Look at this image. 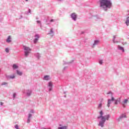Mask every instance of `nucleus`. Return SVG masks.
Here are the masks:
<instances>
[{
  "label": "nucleus",
  "instance_id": "nucleus-1",
  "mask_svg": "<svg viewBox=\"0 0 129 129\" xmlns=\"http://www.w3.org/2000/svg\"><path fill=\"white\" fill-rule=\"evenodd\" d=\"M100 115L99 116H98L97 117L98 119L101 118V120L99 121L98 125L99 126L103 127V126H104V123L105 122V120H108L110 116H109V115H106L104 116H102L103 115V112H102V111H101L100 112Z\"/></svg>",
  "mask_w": 129,
  "mask_h": 129
},
{
  "label": "nucleus",
  "instance_id": "nucleus-2",
  "mask_svg": "<svg viewBox=\"0 0 129 129\" xmlns=\"http://www.w3.org/2000/svg\"><path fill=\"white\" fill-rule=\"evenodd\" d=\"M100 4L101 8H103V9L109 8L111 6L110 0H100Z\"/></svg>",
  "mask_w": 129,
  "mask_h": 129
},
{
  "label": "nucleus",
  "instance_id": "nucleus-3",
  "mask_svg": "<svg viewBox=\"0 0 129 129\" xmlns=\"http://www.w3.org/2000/svg\"><path fill=\"white\" fill-rule=\"evenodd\" d=\"M24 48L25 50V53L26 57H28L29 53L31 52V49L27 46H24Z\"/></svg>",
  "mask_w": 129,
  "mask_h": 129
},
{
  "label": "nucleus",
  "instance_id": "nucleus-4",
  "mask_svg": "<svg viewBox=\"0 0 129 129\" xmlns=\"http://www.w3.org/2000/svg\"><path fill=\"white\" fill-rule=\"evenodd\" d=\"M127 102H128V100L127 99H125L122 102V105H123V107H125V106H126Z\"/></svg>",
  "mask_w": 129,
  "mask_h": 129
},
{
  "label": "nucleus",
  "instance_id": "nucleus-5",
  "mask_svg": "<svg viewBox=\"0 0 129 129\" xmlns=\"http://www.w3.org/2000/svg\"><path fill=\"white\" fill-rule=\"evenodd\" d=\"M72 18L74 21H76V18H77V15L75 13H73L71 15Z\"/></svg>",
  "mask_w": 129,
  "mask_h": 129
},
{
  "label": "nucleus",
  "instance_id": "nucleus-6",
  "mask_svg": "<svg viewBox=\"0 0 129 129\" xmlns=\"http://www.w3.org/2000/svg\"><path fill=\"white\" fill-rule=\"evenodd\" d=\"M35 37H36V38L35 39V40L34 41V43L35 44H36V43H37V42H38V40H39V38H40V36L38 34H36L35 35Z\"/></svg>",
  "mask_w": 129,
  "mask_h": 129
},
{
  "label": "nucleus",
  "instance_id": "nucleus-7",
  "mask_svg": "<svg viewBox=\"0 0 129 129\" xmlns=\"http://www.w3.org/2000/svg\"><path fill=\"white\" fill-rule=\"evenodd\" d=\"M53 85V84L51 82H49L48 83V87L49 88V91H51L52 90V86Z\"/></svg>",
  "mask_w": 129,
  "mask_h": 129
},
{
  "label": "nucleus",
  "instance_id": "nucleus-8",
  "mask_svg": "<svg viewBox=\"0 0 129 129\" xmlns=\"http://www.w3.org/2000/svg\"><path fill=\"white\" fill-rule=\"evenodd\" d=\"M123 117H126L125 114H122L121 116H120V117L118 118V121H120V120H121L122 118H123Z\"/></svg>",
  "mask_w": 129,
  "mask_h": 129
},
{
  "label": "nucleus",
  "instance_id": "nucleus-9",
  "mask_svg": "<svg viewBox=\"0 0 129 129\" xmlns=\"http://www.w3.org/2000/svg\"><path fill=\"white\" fill-rule=\"evenodd\" d=\"M16 72H17V74H18V75H19V76H22V75H23V73L20 71L17 70Z\"/></svg>",
  "mask_w": 129,
  "mask_h": 129
},
{
  "label": "nucleus",
  "instance_id": "nucleus-10",
  "mask_svg": "<svg viewBox=\"0 0 129 129\" xmlns=\"http://www.w3.org/2000/svg\"><path fill=\"white\" fill-rule=\"evenodd\" d=\"M11 39V36H9L6 42H7V43H11V42H12Z\"/></svg>",
  "mask_w": 129,
  "mask_h": 129
},
{
  "label": "nucleus",
  "instance_id": "nucleus-11",
  "mask_svg": "<svg viewBox=\"0 0 129 129\" xmlns=\"http://www.w3.org/2000/svg\"><path fill=\"white\" fill-rule=\"evenodd\" d=\"M51 79V78L49 76H44V80H50Z\"/></svg>",
  "mask_w": 129,
  "mask_h": 129
},
{
  "label": "nucleus",
  "instance_id": "nucleus-12",
  "mask_svg": "<svg viewBox=\"0 0 129 129\" xmlns=\"http://www.w3.org/2000/svg\"><path fill=\"white\" fill-rule=\"evenodd\" d=\"M98 44H99V40H96L94 41V43L93 44V45L95 46V45H97Z\"/></svg>",
  "mask_w": 129,
  "mask_h": 129
},
{
  "label": "nucleus",
  "instance_id": "nucleus-13",
  "mask_svg": "<svg viewBox=\"0 0 129 129\" xmlns=\"http://www.w3.org/2000/svg\"><path fill=\"white\" fill-rule=\"evenodd\" d=\"M118 48L119 50H121L123 52L124 51V49H123V47H122V46H120L118 45Z\"/></svg>",
  "mask_w": 129,
  "mask_h": 129
},
{
  "label": "nucleus",
  "instance_id": "nucleus-14",
  "mask_svg": "<svg viewBox=\"0 0 129 129\" xmlns=\"http://www.w3.org/2000/svg\"><path fill=\"white\" fill-rule=\"evenodd\" d=\"M13 69H18V68H19V67H18V66H17L16 64H14L13 66Z\"/></svg>",
  "mask_w": 129,
  "mask_h": 129
},
{
  "label": "nucleus",
  "instance_id": "nucleus-15",
  "mask_svg": "<svg viewBox=\"0 0 129 129\" xmlns=\"http://www.w3.org/2000/svg\"><path fill=\"white\" fill-rule=\"evenodd\" d=\"M31 93H32V91L28 90V92L27 93V96H30V95H31Z\"/></svg>",
  "mask_w": 129,
  "mask_h": 129
},
{
  "label": "nucleus",
  "instance_id": "nucleus-16",
  "mask_svg": "<svg viewBox=\"0 0 129 129\" xmlns=\"http://www.w3.org/2000/svg\"><path fill=\"white\" fill-rule=\"evenodd\" d=\"M67 126H62L61 127H59L58 129H67Z\"/></svg>",
  "mask_w": 129,
  "mask_h": 129
},
{
  "label": "nucleus",
  "instance_id": "nucleus-17",
  "mask_svg": "<svg viewBox=\"0 0 129 129\" xmlns=\"http://www.w3.org/2000/svg\"><path fill=\"white\" fill-rule=\"evenodd\" d=\"M115 38H116V36H113V42L114 43H118V41H115Z\"/></svg>",
  "mask_w": 129,
  "mask_h": 129
},
{
  "label": "nucleus",
  "instance_id": "nucleus-18",
  "mask_svg": "<svg viewBox=\"0 0 129 129\" xmlns=\"http://www.w3.org/2000/svg\"><path fill=\"white\" fill-rule=\"evenodd\" d=\"M110 103H111V100H108L107 104L108 107H109Z\"/></svg>",
  "mask_w": 129,
  "mask_h": 129
},
{
  "label": "nucleus",
  "instance_id": "nucleus-19",
  "mask_svg": "<svg viewBox=\"0 0 129 129\" xmlns=\"http://www.w3.org/2000/svg\"><path fill=\"white\" fill-rule=\"evenodd\" d=\"M15 75L9 76V78L10 79H14V78H15Z\"/></svg>",
  "mask_w": 129,
  "mask_h": 129
},
{
  "label": "nucleus",
  "instance_id": "nucleus-20",
  "mask_svg": "<svg viewBox=\"0 0 129 129\" xmlns=\"http://www.w3.org/2000/svg\"><path fill=\"white\" fill-rule=\"evenodd\" d=\"M125 23L126 24V26H128V25H129V20L128 19H127V20L125 22Z\"/></svg>",
  "mask_w": 129,
  "mask_h": 129
},
{
  "label": "nucleus",
  "instance_id": "nucleus-21",
  "mask_svg": "<svg viewBox=\"0 0 129 129\" xmlns=\"http://www.w3.org/2000/svg\"><path fill=\"white\" fill-rule=\"evenodd\" d=\"M102 106V104L100 103L98 106V108H100Z\"/></svg>",
  "mask_w": 129,
  "mask_h": 129
},
{
  "label": "nucleus",
  "instance_id": "nucleus-22",
  "mask_svg": "<svg viewBox=\"0 0 129 129\" xmlns=\"http://www.w3.org/2000/svg\"><path fill=\"white\" fill-rule=\"evenodd\" d=\"M103 63V61L102 60H100L99 61V64H100V65H102V64Z\"/></svg>",
  "mask_w": 129,
  "mask_h": 129
},
{
  "label": "nucleus",
  "instance_id": "nucleus-23",
  "mask_svg": "<svg viewBox=\"0 0 129 129\" xmlns=\"http://www.w3.org/2000/svg\"><path fill=\"white\" fill-rule=\"evenodd\" d=\"M15 127L16 129H19V125L18 124H16Z\"/></svg>",
  "mask_w": 129,
  "mask_h": 129
},
{
  "label": "nucleus",
  "instance_id": "nucleus-24",
  "mask_svg": "<svg viewBox=\"0 0 129 129\" xmlns=\"http://www.w3.org/2000/svg\"><path fill=\"white\" fill-rule=\"evenodd\" d=\"M5 51L7 53H9V52H10V50H9V48H6Z\"/></svg>",
  "mask_w": 129,
  "mask_h": 129
},
{
  "label": "nucleus",
  "instance_id": "nucleus-25",
  "mask_svg": "<svg viewBox=\"0 0 129 129\" xmlns=\"http://www.w3.org/2000/svg\"><path fill=\"white\" fill-rule=\"evenodd\" d=\"M31 117H32V114L31 113H29L28 115V118H31Z\"/></svg>",
  "mask_w": 129,
  "mask_h": 129
},
{
  "label": "nucleus",
  "instance_id": "nucleus-26",
  "mask_svg": "<svg viewBox=\"0 0 129 129\" xmlns=\"http://www.w3.org/2000/svg\"><path fill=\"white\" fill-rule=\"evenodd\" d=\"M30 121H31V119H30V118H28V119L27 120V123H30Z\"/></svg>",
  "mask_w": 129,
  "mask_h": 129
},
{
  "label": "nucleus",
  "instance_id": "nucleus-27",
  "mask_svg": "<svg viewBox=\"0 0 129 129\" xmlns=\"http://www.w3.org/2000/svg\"><path fill=\"white\" fill-rule=\"evenodd\" d=\"M122 44V45H127V43H126V42H124V43L123 42Z\"/></svg>",
  "mask_w": 129,
  "mask_h": 129
},
{
  "label": "nucleus",
  "instance_id": "nucleus-28",
  "mask_svg": "<svg viewBox=\"0 0 129 129\" xmlns=\"http://www.w3.org/2000/svg\"><path fill=\"white\" fill-rule=\"evenodd\" d=\"M114 100V98H113V97H112L111 98V101H113Z\"/></svg>",
  "mask_w": 129,
  "mask_h": 129
},
{
  "label": "nucleus",
  "instance_id": "nucleus-29",
  "mask_svg": "<svg viewBox=\"0 0 129 129\" xmlns=\"http://www.w3.org/2000/svg\"><path fill=\"white\" fill-rule=\"evenodd\" d=\"M50 32H51V33H53V29H51L50 30Z\"/></svg>",
  "mask_w": 129,
  "mask_h": 129
},
{
  "label": "nucleus",
  "instance_id": "nucleus-30",
  "mask_svg": "<svg viewBox=\"0 0 129 129\" xmlns=\"http://www.w3.org/2000/svg\"><path fill=\"white\" fill-rule=\"evenodd\" d=\"M13 97H16V93L13 94Z\"/></svg>",
  "mask_w": 129,
  "mask_h": 129
},
{
  "label": "nucleus",
  "instance_id": "nucleus-31",
  "mask_svg": "<svg viewBox=\"0 0 129 129\" xmlns=\"http://www.w3.org/2000/svg\"><path fill=\"white\" fill-rule=\"evenodd\" d=\"M37 24H40V23H41L39 21H37Z\"/></svg>",
  "mask_w": 129,
  "mask_h": 129
},
{
  "label": "nucleus",
  "instance_id": "nucleus-32",
  "mask_svg": "<svg viewBox=\"0 0 129 129\" xmlns=\"http://www.w3.org/2000/svg\"><path fill=\"white\" fill-rule=\"evenodd\" d=\"M0 104H1V105H3L4 103H3V102H1L0 103Z\"/></svg>",
  "mask_w": 129,
  "mask_h": 129
},
{
  "label": "nucleus",
  "instance_id": "nucleus-33",
  "mask_svg": "<svg viewBox=\"0 0 129 129\" xmlns=\"http://www.w3.org/2000/svg\"><path fill=\"white\" fill-rule=\"evenodd\" d=\"M50 22H54V20H53V19H51V20H50Z\"/></svg>",
  "mask_w": 129,
  "mask_h": 129
},
{
  "label": "nucleus",
  "instance_id": "nucleus-34",
  "mask_svg": "<svg viewBox=\"0 0 129 129\" xmlns=\"http://www.w3.org/2000/svg\"><path fill=\"white\" fill-rule=\"evenodd\" d=\"M115 104H117V101H116V102H115Z\"/></svg>",
  "mask_w": 129,
  "mask_h": 129
},
{
  "label": "nucleus",
  "instance_id": "nucleus-35",
  "mask_svg": "<svg viewBox=\"0 0 129 129\" xmlns=\"http://www.w3.org/2000/svg\"><path fill=\"white\" fill-rule=\"evenodd\" d=\"M25 1H26V2H28V0H25Z\"/></svg>",
  "mask_w": 129,
  "mask_h": 129
}]
</instances>
